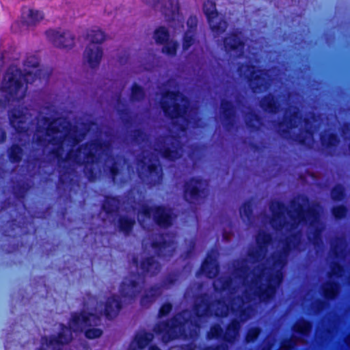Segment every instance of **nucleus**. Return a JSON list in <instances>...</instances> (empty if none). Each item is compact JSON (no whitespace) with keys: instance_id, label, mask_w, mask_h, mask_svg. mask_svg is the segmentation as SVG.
Masks as SVG:
<instances>
[{"instance_id":"nucleus-15","label":"nucleus","mask_w":350,"mask_h":350,"mask_svg":"<svg viewBox=\"0 0 350 350\" xmlns=\"http://www.w3.org/2000/svg\"><path fill=\"white\" fill-rule=\"evenodd\" d=\"M47 39L57 48L71 49L75 46V36L68 30L50 29L45 31Z\"/></svg>"},{"instance_id":"nucleus-29","label":"nucleus","mask_w":350,"mask_h":350,"mask_svg":"<svg viewBox=\"0 0 350 350\" xmlns=\"http://www.w3.org/2000/svg\"><path fill=\"white\" fill-rule=\"evenodd\" d=\"M259 106L263 111L270 114H276L280 111V103L273 93L264 95L259 101Z\"/></svg>"},{"instance_id":"nucleus-6","label":"nucleus","mask_w":350,"mask_h":350,"mask_svg":"<svg viewBox=\"0 0 350 350\" xmlns=\"http://www.w3.org/2000/svg\"><path fill=\"white\" fill-rule=\"evenodd\" d=\"M160 107L164 116L171 120L174 126L185 131L189 121L187 111L189 107L186 104L188 98L178 90H167L162 93Z\"/></svg>"},{"instance_id":"nucleus-7","label":"nucleus","mask_w":350,"mask_h":350,"mask_svg":"<svg viewBox=\"0 0 350 350\" xmlns=\"http://www.w3.org/2000/svg\"><path fill=\"white\" fill-rule=\"evenodd\" d=\"M199 325L187 310H183L170 319L156 324L154 331L161 336L163 342H169L180 337L186 338L191 333V327Z\"/></svg>"},{"instance_id":"nucleus-59","label":"nucleus","mask_w":350,"mask_h":350,"mask_svg":"<svg viewBox=\"0 0 350 350\" xmlns=\"http://www.w3.org/2000/svg\"><path fill=\"white\" fill-rule=\"evenodd\" d=\"M140 213L144 217L150 218L151 213L154 214V206H150L146 204H144L141 206Z\"/></svg>"},{"instance_id":"nucleus-46","label":"nucleus","mask_w":350,"mask_h":350,"mask_svg":"<svg viewBox=\"0 0 350 350\" xmlns=\"http://www.w3.org/2000/svg\"><path fill=\"white\" fill-rule=\"evenodd\" d=\"M152 335L149 332L138 334L135 336V341L139 349H144L152 340Z\"/></svg>"},{"instance_id":"nucleus-20","label":"nucleus","mask_w":350,"mask_h":350,"mask_svg":"<svg viewBox=\"0 0 350 350\" xmlns=\"http://www.w3.org/2000/svg\"><path fill=\"white\" fill-rule=\"evenodd\" d=\"M170 143L160 148L161 157L167 161H174L181 157V143L179 138L174 135L169 137Z\"/></svg>"},{"instance_id":"nucleus-56","label":"nucleus","mask_w":350,"mask_h":350,"mask_svg":"<svg viewBox=\"0 0 350 350\" xmlns=\"http://www.w3.org/2000/svg\"><path fill=\"white\" fill-rule=\"evenodd\" d=\"M146 133L142 129H135L133 131L132 139L137 144H141L145 141Z\"/></svg>"},{"instance_id":"nucleus-37","label":"nucleus","mask_w":350,"mask_h":350,"mask_svg":"<svg viewBox=\"0 0 350 350\" xmlns=\"http://www.w3.org/2000/svg\"><path fill=\"white\" fill-rule=\"evenodd\" d=\"M197 23L191 25L189 29L185 31L183 36V50L187 51L195 43V31H196Z\"/></svg>"},{"instance_id":"nucleus-33","label":"nucleus","mask_w":350,"mask_h":350,"mask_svg":"<svg viewBox=\"0 0 350 350\" xmlns=\"http://www.w3.org/2000/svg\"><path fill=\"white\" fill-rule=\"evenodd\" d=\"M237 299H239L240 303L239 304H237L234 302V300L232 299L231 301V309L232 312L234 313L239 312V316L240 317L239 321H241V323L248 320L250 318L252 307L251 306H244L243 305L245 304V301L242 297L238 296Z\"/></svg>"},{"instance_id":"nucleus-3","label":"nucleus","mask_w":350,"mask_h":350,"mask_svg":"<svg viewBox=\"0 0 350 350\" xmlns=\"http://www.w3.org/2000/svg\"><path fill=\"white\" fill-rule=\"evenodd\" d=\"M25 72L23 73L20 68L10 67L5 75V83L1 92L6 103L19 101L26 95V85L33 84L37 79H41L42 70L40 68L39 59L35 55L27 56L24 62Z\"/></svg>"},{"instance_id":"nucleus-26","label":"nucleus","mask_w":350,"mask_h":350,"mask_svg":"<svg viewBox=\"0 0 350 350\" xmlns=\"http://www.w3.org/2000/svg\"><path fill=\"white\" fill-rule=\"evenodd\" d=\"M9 122L10 126L18 134L25 133L27 129L25 125V115L21 109L14 107L9 112Z\"/></svg>"},{"instance_id":"nucleus-17","label":"nucleus","mask_w":350,"mask_h":350,"mask_svg":"<svg viewBox=\"0 0 350 350\" xmlns=\"http://www.w3.org/2000/svg\"><path fill=\"white\" fill-rule=\"evenodd\" d=\"M225 51L227 53H234L237 58H241L245 53V42L243 40L241 32L234 31L223 39Z\"/></svg>"},{"instance_id":"nucleus-14","label":"nucleus","mask_w":350,"mask_h":350,"mask_svg":"<svg viewBox=\"0 0 350 350\" xmlns=\"http://www.w3.org/2000/svg\"><path fill=\"white\" fill-rule=\"evenodd\" d=\"M291 205L295 208L296 216L290 214L291 219L297 224H308L311 227H314L319 221V212L314 207H309L306 210L303 204L297 203L295 200L291 201Z\"/></svg>"},{"instance_id":"nucleus-10","label":"nucleus","mask_w":350,"mask_h":350,"mask_svg":"<svg viewBox=\"0 0 350 350\" xmlns=\"http://www.w3.org/2000/svg\"><path fill=\"white\" fill-rule=\"evenodd\" d=\"M207 181L200 176H191L183 185V200L189 204H200L208 196Z\"/></svg>"},{"instance_id":"nucleus-19","label":"nucleus","mask_w":350,"mask_h":350,"mask_svg":"<svg viewBox=\"0 0 350 350\" xmlns=\"http://www.w3.org/2000/svg\"><path fill=\"white\" fill-rule=\"evenodd\" d=\"M167 236H168L167 233H159L158 235L159 240H153L150 243V246L158 258H170L173 255L174 241L170 239L167 240L165 239Z\"/></svg>"},{"instance_id":"nucleus-30","label":"nucleus","mask_w":350,"mask_h":350,"mask_svg":"<svg viewBox=\"0 0 350 350\" xmlns=\"http://www.w3.org/2000/svg\"><path fill=\"white\" fill-rule=\"evenodd\" d=\"M241 321L234 318L226 326V331H224L223 342L229 345L234 344L239 336L241 329Z\"/></svg>"},{"instance_id":"nucleus-44","label":"nucleus","mask_w":350,"mask_h":350,"mask_svg":"<svg viewBox=\"0 0 350 350\" xmlns=\"http://www.w3.org/2000/svg\"><path fill=\"white\" fill-rule=\"evenodd\" d=\"M330 195L332 200L335 202L342 201L346 196L344 186L341 184H336L332 188Z\"/></svg>"},{"instance_id":"nucleus-5","label":"nucleus","mask_w":350,"mask_h":350,"mask_svg":"<svg viewBox=\"0 0 350 350\" xmlns=\"http://www.w3.org/2000/svg\"><path fill=\"white\" fill-rule=\"evenodd\" d=\"M141 273L131 272V279L124 278L119 288L120 295L129 300L136 298L142 291V286L146 276L154 277L161 271V265L154 256H150L142 258L139 262Z\"/></svg>"},{"instance_id":"nucleus-8","label":"nucleus","mask_w":350,"mask_h":350,"mask_svg":"<svg viewBox=\"0 0 350 350\" xmlns=\"http://www.w3.org/2000/svg\"><path fill=\"white\" fill-rule=\"evenodd\" d=\"M192 310L198 320L212 317H225L228 314V305L221 299L212 300L206 293L200 294L195 300Z\"/></svg>"},{"instance_id":"nucleus-31","label":"nucleus","mask_w":350,"mask_h":350,"mask_svg":"<svg viewBox=\"0 0 350 350\" xmlns=\"http://www.w3.org/2000/svg\"><path fill=\"white\" fill-rule=\"evenodd\" d=\"M200 271L208 279H213L218 273L219 265L216 260L209 254H207L206 257L202 261Z\"/></svg>"},{"instance_id":"nucleus-49","label":"nucleus","mask_w":350,"mask_h":350,"mask_svg":"<svg viewBox=\"0 0 350 350\" xmlns=\"http://www.w3.org/2000/svg\"><path fill=\"white\" fill-rule=\"evenodd\" d=\"M232 284L230 278H219L213 283V287L216 291H224L228 290Z\"/></svg>"},{"instance_id":"nucleus-62","label":"nucleus","mask_w":350,"mask_h":350,"mask_svg":"<svg viewBox=\"0 0 350 350\" xmlns=\"http://www.w3.org/2000/svg\"><path fill=\"white\" fill-rule=\"evenodd\" d=\"M344 271L343 266L340 265L339 262H334L332 267V271L334 275H338V273L342 272Z\"/></svg>"},{"instance_id":"nucleus-35","label":"nucleus","mask_w":350,"mask_h":350,"mask_svg":"<svg viewBox=\"0 0 350 350\" xmlns=\"http://www.w3.org/2000/svg\"><path fill=\"white\" fill-rule=\"evenodd\" d=\"M135 219L127 215H120L118 219V228L124 235L131 234L135 225Z\"/></svg>"},{"instance_id":"nucleus-11","label":"nucleus","mask_w":350,"mask_h":350,"mask_svg":"<svg viewBox=\"0 0 350 350\" xmlns=\"http://www.w3.org/2000/svg\"><path fill=\"white\" fill-rule=\"evenodd\" d=\"M137 174L140 179L146 180L150 187H154L161 183L163 173L159 163L147 164L144 158L137 161Z\"/></svg>"},{"instance_id":"nucleus-9","label":"nucleus","mask_w":350,"mask_h":350,"mask_svg":"<svg viewBox=\"0 0 350 350\" xmlns=\"http://www.w3.org/2000/svg\"><path fill=\"white\" fill-rule=\"evenodd\" d=\"M106 38L104 31L100 29H92L88 31L86 38L90 43L84 52V58L92 68H96L100 63L103 51L100 44Z\"/></svg>"},{"instance_id":"nucleus-28","label":"nucleus","mask_w":350,"mask_h":350,"mask_svg":"<svg viewBox=\"0 0 350 350\" xmlns=\"http://www.w3.org/2000/svg\"><path fill=\"white\" fill-rule=\"evenodd\" d=\"M221 112L224 120V127L226 130L232 129L234 126V106L228 100L223 99L220 103Z\"/></svg>"},{"instance_id":"nucleus-61","label":"nucleus","mask_w":350,"mask_h":350,"mask_svg":"<svg viewBox=\"0 0 350 350\" xmlns=\"http://www.w3.org/2000/svg\"><path fill=\"white\" fill-rule=\"evenodd\" d=\"M228 345L229 344L223 342L222 343L217 345L214 347H206L203 350H228Z\"/></svg>"},{"instance_id":"nucleus-27","label":"nucleus","mask_w":350,"mask_h":350,"mask_svg":"<svg viewBox=\"0 0 350 350\" xmlns=\"http://www.w3.org/2000/svg\"><path fill=\"white\" fill-rule=\"evenodd\" d=\"M320 144L323 149L328 153L332 154L338 146L340 139L334 132H323L319 135Z\"/></svg>"},{"instance_id":"nucleus-16","label":"nucleus","mask_w":350,"mask_h":350,"mask_svg":"<svg viewBox=\"0 0 350 350\" xmlns=\"http://www.w3.org/2000/svg\"><path fill=\"white\" fill-rule=\"evenodd\" d=\"M247 70H250L247 77V82L250 88L254 93H260L267 90L269 83L265 77L266 72L264 70H258L257 73L256 66L252 64H245Z\"/></svg>"},{"instance_id":"nucleus-42","label":"nucleus","mask_w":350,"mask_h":350,"mask_svg":"<svg viewBox=\"0 0 350 350\" xmlns=\"http://www.w3.org/2000/svg\"><path fill=\"white\" fill-rule=\"evenodd\" d=\"M161 52L170 57H175L177 54V51L179 47L178 41L174 40H169L167 42L163 44Z\"/></svg>"},{"instance_id":"nucleus-38","label":"nucleus","mask_w":350,"mask_h":350,"mask_svg":"<svg viewBox=\"0 0 350 350\" xmlns=\"http://www.w3.org/2000/svg\"><path fill=\"white\" fill-rule=\"evenodd\" d=\"M339 286L337 282H329L323 288V297L327 300H334L338 294Z\"/></svg>"},{"instance_id":"nucleus-55","label":"nucleus","mask_w":350,"mask_h":350,"mask_svg":"<svg viewBox=\"0 0 350 350\" xmlns=\"http://www.w3.org/2000/svg\"><path fill=\"white\" fill-rule=\"evenodd\" d=\"M84 335L88 339H95L100 337L103 335V330L96 327H86L84 329Z\"/></svg>"},{"instance_id":"nucleus-64","label":"nucleus","mask_w":350,"mask_h":350,"mask_svg":"<svg viewBox=\"0 0 350 350\" xmlns=\"http://www.w3.org/2000/svg\"><path fill=\"white\" fill-rule=\"evenodd\" d=\"M307 138L306 136L298 135L296 138V141L298 142L299 144L301 146H306Z\"/></svg>"},{"instance_id":"nucleus-48","label":"nucleus","mask_w":350,"mask_h":350,"mask_svg":"<svg viewBox=\"0 0 350 350\" xmlns=\"http://www.w3.org/2000/svg\"><path fill=\"white\" fill-rule=\"evenodd\" d=\"M30 186L27 183L23 182L18 184L14 189V198L19 201L23 200Z\"/></svg>"},{"instance_id":"nucleus-22","label":"nucleus","mask_w":350,"mask_h":350,"mask_svg":"<svg viewBox=\"0 0 350 350\" xmlns=\"http://www.w3.org/2000/svg\"><path fill=\"white\" fill-rule=\"evenodd\" d=\"M294 111L290 116H284L283 120L278 122V133L283 137H286L290 134V130L295 129L298 126V120L301 119L299 109L297 107H293Z\"/></svg>"},{"instance_id":"nucleus-24","label":"nucleus","mask_w":350,"mask_h":350,"mask_svg":"<svg viewBox=\"0 0 350 350\" xmlns=\"http://www.w3.org/2000/svg\"><path fill=\"white\" fill-rule=\"evenodd\" d=\"M272 241V235L265 231H260L256 236V243L258 250L251 251L249 253V256L254 260L260 258L262 254L266 252L267 246Z\"/></svg>"},{"instance_id":"nucleus-45","label":"nucleus","mask_w":350,"mask_h":350,"mask_svg":"<svg viewBox=\"0 0 350 350\" xmlns=\"http://www.w3.org/2000/svg\"><path fill=\"white\" fill-rule=\"evenodd\" d=\"M241 217L247 221H250L253 217V205L250 200L245 201L239 209Z\"/></svg>"},{"instance_id":"nucleus-50","label":"nucleus","mask_w":350,"mask_h":350,"mask_svg":"<svg viewBox=\"0 0 350 350\" xmlns=\"http://www.w3.org/2000/svg\"><path fill=\"white\" fill-rule=\"evenodd\" d=\"M331 213L336 219L340 220L346 217L348 208L344 204L334 206L331 209Z\"/></svg>"},{"instance_id":"nucleus-54","label":"nucleus","mask_w":350,"mask_h":350,"mask_svg":"<svg viewBox=\"0 0 350 350\" xmlns=\"http://www.w3.org/2000/svg\"><path fill=\"white\" fill-rule=\"evenodd\" d=\"M322 229L319 227H317L314 228L313 232V236L311 237L310 236L308 237V239L310 242L312 243L314 247H320L322 244V238H321Z\"/></svg>"},{"instance_id":"nucleus-4","label":"nucleus","mask_w":350,"mask_h":350,"mask_svg":"<svg viewBox=\"0 0 350 350\" xmlns=\"http://www.w3.org/2000/svg\"><path fill=\"white\" fill-rule=\"evenodd\" d=\"M68 325L60 323L59 331L56 335L42 336L40 346L36 350H64L65 345L72 340V332H83L86 327L98 326L101 318L96 314L81 310L71 313Z\"/></svg>"},{"instance_id":"nucleus-39","label":"nucleus","mask_w":350,"mask_h":350,"mask_svg":"<svg viewBox=\"0 0 350 350\" xmlns=\"http://www.w3.org/2000/svg\"><path fill=\"white\" fill-rule=\"evenodd\" d=\"M153 37L157 44H163L170 40V33L167 28L159 26L155 29Z\"/></svg>"},{"instance_id":"nucleus-60","label":"nucleus","mask_w":350,"mask_h":350,"mask_svg":"<svg viewBox=\"0 0 350 350\" xmlns=\"http://www.w3.org/2000/svg\"><path fill=\"white\" fill-rule=\"evenodd\" d=\"M295 346V341L292 338H288L282 341V347L284 350H293Z\"/></svg>"},{"instance_id":"nucleus-40","label":"nucleus","mask_w":350,"mask_h":350,"mask_svg":"<svg viewBox=\"0 0 350 350\" xmlns=\"http://www.w3.org/2000/svg\"><path fill=\"white\" fill-rule=\"evenodd\" d=\"M248 118L245 120V125L251 131L257 132L260 130V126L254 122L260 124L262 118L259 114L254 111L247 113Z\"/></svg>"},{"instance_id":"nucleus-21","label":"nucleus","mask_w":350,"mask_h":350,"mask_svg":"<svg viewBox=\"0 0 350 350\" xmlns=\"http://www.w3.org/2000/svg\"><path fill=\"white\" fill-rule=\"evenodd\" d=\"M154 209L152 219L157 226L167 229L172 226L174 217L171 208L161 204L154 206Z\"/></svg>"},{"instance_id":"nucleus-18","label":"nucleus","mask_w":350,"mask_h":350,"mask_svg":"<svg viewBox=\"0 0 350 350\" xmlns=\"http://www.w3.org/2000/svg\"><path fill=\"white\" fill-rule=\"evenodd\" d=\"M147 4L153 7L161 4V12L165 21L170 24L174 22L179 14L180 5L178 0H144Z\"/></svg>"},{"instance_id":"nucleus-41","label":"nucleus","mask_w":350,"mask_h":350,"mask_svg":"<svg viewBox=\"0 0 350 350\" xmlns=\"http://www.w3.org/2000/svg\"><path fill=\"white\" fill-rule=\"evenodd\" d=\"M146 98V92L143 87L136 83H133L131 88V100L133 102H141Z\"/></svg>"},{"instance_id":"nucleus-34","label":"nucleus","mask_w":350,"mask_h":350,"mask_svg":"<svg viewBox=\"0 0 350 350\" xmlns=\"http://www.w3.org/2000/svg\"><path fill=\"white\" fill-rule=\"evenodd\" d=\"M44 14L42 11L29 9L27 15L22 16L21 23L27 27H35L44 19Z\"/></svg>"},{"instance_id":"nucleus-53","label":"nucleus","mask_w":350,"mask_h":350,"mask_svg":"<svg viewBox=\"0 0 350 350\" xmlns=\"http://www.w3.org/2000/svg\"><path fill=\"white\" fill-rule=\"evenodd\" d=\"M73 181L72 178L71 177V172L68 168H66L62 172H61L59 175L58 182L59 184L64 187H68Z\"/></svg>"},{"instance_id":"nucleus-12","label":"nucleus","mask_w":350,"mask_h":350,"mask_svg":"<svg viewBox=\"0 0 350 350\" xmlns=\"http://www.w3.org/2000/svg\"><path fill=\"white\" fill-rule=\"evenodd\" d=\"M203 12L206 16L209 28L215 37L223 34L228 28V23L224 18L219 17V12L214 1L208 0L203 5Z\"/></svg>"},{"instance_id":"nucleus-58","label":"nucleus","mask_w":350,"mask_h":350,"mask_svg":"<svg viewBox=\"0 0 350 350\" xmlns=\"http://www.w3.org/2000/svg\"><path fill=\"white\" fill-rule=\"evenodd\" d=\"M108 170L111 180L113 182H115L120 172V170L118 163L116 161H114L109 167Z\"/></svg>"},{"instance_id":"nucleus-32","label":"nucleus","mask_w":350,"mask_h":350,"mask_svg":"<svg viewBox=\"0 0 350 350\" xmlns=\"http://www.w3.org/2000/svg\"><path fill=\"white\" fill-rule=\"evenodd\" d=\"M121 204V200L117 196H105L101 208L107 216H113L116 215Z\"/></svg>"},{"instance_id":"nucleus-63","label":"nucleus","mask_w":350,"mask_h":350,"mask_svg":"<svg viewBox=\"0 0 350 350\" xmlns=\"http://www.w3.org/2000/svg\"><path fill=\"white\" fill-rule=\"evenodd\" d=\"M196 345L193 342L183 344L178 347L177 350H196Z\"/></svg>"},{"instance_id":"nucleus-25","label":"nucleus","mask_w":350,"mask_h":350,"mask_svg":"<svg viewBox=\"0 0 350 350\" xmlns=\"http://www.w3.org/2000/svg\"><path fill=\"white\" fill-rule=\"evenodd\" d=\"M269 209L272 213V218L270 221L271 226L273 228H282L283 224L281 219L287 209L286 205L282 201L273 200L269 203Z\"/></svg>"},{"instance_id":"nucleus-36","label":"nucleus","mask_w":350,"mask_h":350,"mask_svg":"<svg viewBox=\"0 0 350 350\" xmlns=\"http://www.w3.org/2000/svg\"><path fill=\"white\" fill-rule=\"evenodd\" d=\"M23 149L18 144H12L8 149V158L11 163H20L23 159Z\"/></svg>"},{"instance_id":"nucleus-47","label":"nucleus","mask_w":350,"mask_h":350,"mask_svg":"<svg viewBox=\"0 0 350 350\" xmlns=\"http://www.w3.org/2000/svg\"><path fill=\"white\" fill-rule=\"evenodd\" d=\"M224 329L219 323H215L210 327L206 336L208 339L221 340L223 341Z\"/></svg>"},{"instance_id":"nucleus-23","label":"nucleus","mask_w":350,"mask_h":350,"mask_svg":"<svg viewBox=\"0 0 350 350\" xmlns=\"http://www.w3.org/2000/svg\"><path fill=\"white\" fill-rule=\"evenodd\" d=\"M122 308V302L116 295L108 297L104 304L103 315L106 319L112 320L116 318Z\"/></svg>"},{"instance_id":"nucleus-13","label":"nucleus","mask_w":350,"mask_h":350,"mask_svg":"<svg viewBox=\"0 0 350 350\" xmlns=\"http://www.w3.org/2000/svg\"><path fill=\"white\" fill-rule=\"evenodd\" d=\"M178 274L174 272L167 273L162 280L161 286L154 284L149 287L140 298V305L144 308H149L150 306L161 295V288H169L174 285L178 280Z\"/></svg>"},{"instance_id":"nucleus-43","label":"nucleus","mask_w":350,"mask_h":350,"mask_svg":"<svg viewBox=\"0 0 350 350\" xmlns=\"http://www.w3.org/2000/svg\"><path fill=\"white\" fill-rule=\"evenodd\" d=\"M312 323L307 319H301L299 323H297L294 326V331L299 334L306 336L311 331Z\"/></svg>"},{"instance_id":"nucleus-2","label":"nucleus","mask_w":350,"mask_h":350,"mask_svg":"<svg viewBox=\"0 0 350 350\" xmlns=\"http://www.w3.org/2000/svg\"><path fill=\"white\" fill-rule=\"evenodd\" d=\"M301 231L298 230L285 238L282 251L273 258V266L279 268L269 274L265 285H258L257 280H253L255 287L253 295L260 303L267 304L275 299L278 290L284 280L282 268L286 265L287 257L293 250L301 251Z\"/></svg>"},{"instance_id":"nucleus-52","label":"nucleus","mask_w":350,"mask_h":350,"mask_svg":"<svg viewBox=\"0 0 350 350\" xmlns=\"http://www.w3.org/2000/svg\"><path fill=\"white\" fill-rule=\"evenodd\" d=\"M261 332V329L258 326L252 327L248 329L245 336L247 343L256 342Z\"/></svg>"},{"instance_id":"nucleus-51","label":"nucleus","mask_w":350,"mask_h":350,"mask_svg":"<svg viewBox=\"0 0 350 350\" xmlns=\"http://www.w3.org/2000/svg\"><path fill=\"white\" fill-rule=\"evenodd\" d=\"M43 120L45 123H47L46 129V135L47 136H51L60 132L59 126L55 124L56 119H51L49 118L44 117Z\"/></svg>"},{"instance_id":"nucleus-1","label":"nucleus","mask_w":350,"mask_h":350,"mask_svg":"<svg viewBox=\"0 0 350 350\" xmlns=\"http://www.w3.org/2000/svg\"><path fill=\"white\" fill-rule=\"evenodd\" d=\"M66 137L72 141L73 146L77 145L81 141V139L75 135L65 134L64 137H53L52 144L57 146V148L51 151L53 157L57 159L58 162H64L66 159L72 160L77 165L83 166V172L87 179L90 182L95 181L99 172L95 165L104 156L108 154L111 149L110 142L102 139H91L79 145L75 152L70 150L66 157L64 158L62 150L63 142Z\"/></svg>"},{"instance_id":"nucleus-57","label":"nucleus","mask_w":350,"mask_h":350,"mask_svg":"<svg viewBox=\"0 0 350 350\" xmlns=\"http://www.w3.org/2000/svg\"><path fill=\"white\" fill-rule=\"evenodd\" d=\"M173 305L170 302L163 304L159 309L158 317H163L167 316L172 310Z\"/></svg>"}]
</instances>
